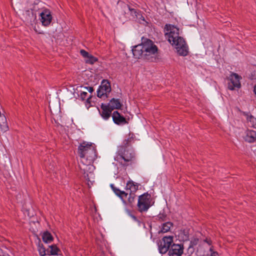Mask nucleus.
<instances>
[{"label":"nucleus","instance_id":"nucleus-19","mask_svg":"<svg viewBox=\"0 0 256 256\" xmlns=\"http://www.w3.org/2000/svg\"><path fill=\"white\" fill-rule=\"evenodd\" d=\"M244 114L246 116L248 126L250 127H254L256 125V118L248 113H244Z\"/></svg>","mask_w":256,"mask_h":256},{"label":"nucleus","instance_id":"nucleus-12","mask_svg":"<svg viewBox=\"0 0 256 256\" xmlns=\"http://www.w3.org/2000/svg\"><path fill=\"white\" fill-rule=\"evenodd\" d=\"M132 52L133 54L134 57L135 58L144 59V53L142 42L140 44L134 46L132 49Z\"/></svg>","mask_w":256,"mask_h":256},{"label":"nucleus","instance_id":"nucleus-3","mask_svg":"<svg viewBox=\"0 0 256 256\" xmlns=\"http://www.w3.org/2000/svg\"><path fill=\"white\" fill-rule=\"evenodd\" d=\"M142 40L144 49V60L150 62H155L158 57V46L150 39L142 38Z\"/></svg>","mask_w":256,"mask_h":256},{"label":"nucleus","instance_id":"nucleus-24","mask_svg":"<svg viewBox=\"0 0 256 256\" xmlns=\"http://www.w3.org/2000/svg\"><path fill=\"white\" fill-rule=\"evenodd\" d=\"M134 198L135 195L134 194H132L131 192L129 194L128 198V201H126L127 204H130V206H132V204L134 202Z\"/></svg>","mask_w":256,"mask_h":256},{"label":"nucleus","instance_id":"nucleus-21","mask_svg":"<svg viewBox=\"0 0 256 256\" xmlns=\"http://www.w3.org/2000/svg\"><path fill=\"white\" fill-rule=\"evenodd\" d=\"M43 241L46 243H50L53 240V237L48 232H44L42 236Z\"/></svg>","mask_w":256,"mask_h":256},{"label":"nucleus","instance_id":"nucleus-36","mask_svg":"<svg viewBox=\"0 0 256 256\" xmlns=\"http://www.w3.org/2000/svg\"><path fill=\"white\" fill-rule=\"evenodd\" d=\"M28 212V209H26V212H24L25 213V212Z\"/></svg>","mask_w":256,"mask_h":256},{"label":"nucleus","instance_id":"nucleus-16","mask_svg":"<svg viewBox=\"0 0 256 256\" xmlns=\"http://www.w3.org/2000/svg\"><path fill=\"white\" fill-rule=\"evenodd\" d=\"M246 142L252 143L256 140V132L253 130H248L246 132V136H244Z\"/></svg>","mask_w":256,"mask_h":256},{"label":"nucleus","instance_id":"nucleus-6","mask_svg":"<svg viewBox=\"0 0 256 256\" xmlns=\"http://www.w3.org/2000/svg\"><path fill=\"white\" fill-rule=\"evenodd\" d=\"M154 203V199L151 194L146 192L138 197V206L139 208L141 206H142V208H150Z\"/></svg>","mask_w":256,"mask_h":256},{"label":"nucleus","instance_id":"nucleus-11","mask_svg":"<svg viewBox=\"0 0 256 256\" xmlns=\"http://www.w3.org/2000/svg\"><path fill=\"white\" fill-rule=\"evenodd\" d=\"M183 246L178 244H174L168 252L169 256H181L183 254Z\"/></svg>","mask_w":256,"mask_h":256},{"label":"nucleus","instance_id":"nucleus-23","mask_svg":"<svg viewBox=\"0 0 256 256\" xmlns=\"http://www.w3.org/2000/svg\"><path fill=\"white\" fill-rule=\"evenodd\" d=\"M126 189L130 190L132 192L136 191L137 190V188L133 182H128L126 184Z\"/></svg>","mask_w":256,"mask_h":256},{"label":"nucleus","instance_id":"nucleus-35","mask_svg":"<svg viewBox=\"0 0 256 256\" xmlns=\"http://www.w3.org/2000/svg\"><path fill=\"white\" fill-rule=\"evenodd\" d=\"M254 94L256 95V84L254 86Z\"/></svg>","mask_w":256,"mask_h":256},{"label":"nucleus","instance_id":"nucleus-15","mask_svg":"<svg viewBox=\"0 0 256 256\" xmlns=\"http://www.w3.org/2000/svg\"><path fill=\"white\" fill-rule=\"evenodd\" d=\"M101 108L102 111L99 112L102 117L106 120L108 119L110 116L112 110H110V108L108 104H101Z\"/></svg>","mask_w":256,"mask_h":256},{"label":"nucleus","instance_id":"nucleus-2","mask_svg":"<svg viewBox=\"0 0 256 256\" xmlns=\"http://www.w3.org/2000/svg\"><path fill=\"white\" fill-rule=\"evenodd\" d=\"M130 140H124L122 144L118 147L114 160L122 166H127L132 164L135 160V153L130 146Z\"/></svg>","mask_w":256,"mask_h":256},{"label":"nucleus","instance_id":"nucleus-1","mask_svg":"<svg viewBox=\"0 0 256 256\" xmlns=\"http://www.w3.org/2000/svg\"><path fill=\"white\" fill-rule=\"evenodd\" d=\"M78 153L80 158V168L86 174L96 158V148L92 143L84 142L78 146Z\"/></svg>","mask_w":256,"mask_h":256},{"label":"nucleus","instance_id":"nucleus-10","mask_svg":"<svg viewBox=\"0 0 256 256\" xmlns=\"http://www.w3.org/2000/svg\"><path fill=\"white\" fill-rule=\"evenodd\" d=\"M40 16L41 17L40 21L42 24L46 26H49L52 20V16L50 10L48 9L44 10L40 13Z\"/></svg>","mask_w":256,"mask_h":256},{"label":"nucleus","instance_id":"nucleus-7","mask_svg":"<svg viewBox=\"0 0 256 256\" xmlns=\"http://www.w3.org/2000/svg\"><path fill=\"white\" fill-rule=\"evenodd\" d=\"M173 242V236H164L158 244L159 252L162 254H166Z\"/></svg>","mask_w":256,"mask_h":256},{"label":"nucleus","instance_id":"nucleus-4","mask_svg":"<svg viewBox=\"0 0 256 256\" xmlns=\"http://www.w3.org/2000/svg\"><path fill=\"white\" fill-rule=\"evenodd\" d=\"M170 44L174 47L178 55L184 56L188 54V46L182 37L176 38L174 42H172Z\"/></svg>","mask_w":256,"mask_h":256},{"label":"nucleus","instance_id":"nucleus-13","mask_svg":"<svg viewBox=\"0 0 256 256\" xmlns=\"http://www.w3.org/2000/svg\"><path fill=\"white\" fill-rule=\"evenodd\" d=\"M114 122L118 125H124L128 123L126 119L118 111H114L112 115Z\"/></svg>","mask_w":256,"mask_h":256},{"label":"nucleus","instance_id":"nucleus-31","mask_svg":"<svg viewBox=\"0 0 256 256\" xmlns=\"http://www.w3.org/2000/svg\"><path fill=\"white\" fill-rule=\"evenodd\" d=\"M84 88L86 89L90 93H92L94 91L93 88L91 86L84 87Z\"/></svg>","mask_w":256,"mask_h":256},{"label":"nucleus","instance_id":"nucleus-30","mask_svg":"<svg viewBox=\"0 0 256 256\" xmlns=\"http://www.w3.org/2000/svg\"><path fill=\"white\" fill-rule=\"evenodd\" d=\"M166 217V215L165 214H160L158 216V218H160V219H162V220H164V218Z\"/></svg>","mask_w":256,"mask_h":256},{"label":"nucleus","instance_id":"nucleus-26","mask_svg":"<svg viewBox=\"0 0 256 256\" xmlns=\"http://www.w3.org/2000/svg\"><path fill=\"white\" fill-rule=\"evenodd\" d=\"M38 252L40 256H44L46 254V250L45 248L43 246H40V245H39Z\"/></svg>","mask_w":256,"mask_h":256},{"label":"nucleus","instance_id":"nucleus-33","mask_svg":"<svg viewBox=\"0 0 256 256\" xmlns=\"http://www.w3.org/2000/svg\"><path fill=\"white\" fill-rule=\"evenodd\" d=\"M218 254L216 252H213L211 254V256H218Z\"/></svg>","mask_w":256,"mask_h":256},{"label":"nucleus","instance_id":"nucleus-27","mask_svg":"<svg viewBox=\"0 0 256 256\" xmlns=\"http://www.w3.org/2000/svg\"><path fill=\"white\" fill-rule=\"evenodd\" d=\"M80 98L84 100L86 99V98L88 96V93L86 92L81 91L80 94H79Z\"/></svg>","mask_w":256,"mask_h":256},{"label":"nucleus","instance_id":"nucleus-9","mask_svg":"<svg viewBox=\"0 0 256 256\" xmlns=\"http://www.w3.org/2000/svg\"><path fill=\"white\" fill-rule=\"evenodd\" d=\"M240 78L241 77L237 74L232 73L230 76V82L228 84V88L233 90L236 88H240L241 86L240 81Z\"/></svg>","mask_w":256,"mask_h":256},{"label":"nucleus","instance_id":"nucleus-18","mask_svg":"<svg viewBox=\"0 0 256 256\" xmlns=\"http://www.w3.org/2000/svg\"><path fill=\"white\" fill-rule=\"evenodd\" d=\"M110 108V110H113L114 109H120L122 106V104L120 100L112 98L108 104Z\"/></svg>","mask_w":256,"mask_h":256},{"label":"nucleus","instance_id":"nucleus-5","mask_svg":"<svg viewBox=\"0 0 256 256\" xmlns=\"http://www.w3.org/2000/svg\"><path fill=\"white\" fill-rule=\"evenodd\" d=\"M164 32L166 38L169 42H174V40L180 36V30L178 28L171 24H166L164 26Z\"/></svg>","mask_w":256,"mask_h":256},{"label":"nucleus","instance_id":"nucleus-8","mask_svg":"<svg viewBox=\"0 0 256 256\" xmlns=\"http://www.w3.org/2000/svg\"><path fill=\"white\" fill-rule=\"evenodd\" d=\"M111 92L110 84L108 80H103L101 85L97 90V96L102 98L103 96L108 97V94Z\"/></svg>","mask_w":256,"mask_h":256},{"label":"nucleus","instance_id":"nucleus-20","mask_svg":"<svg viewBox=\"0 0 256 256\" xmlns=\"http://www.w3.org/2000/svg\"><path fill=\"white\" fill-rule=\"evenodd\" d=\"M173 224L171 222H166L164 223L161 226L160 231V232L165 233L168 232L172 226Z\"/></svg>","mask_w":256,"mask_h":256},{"label":"nucleus","instance_id":"nucleus-14","mask_svg":"<svg viewBox=\"0 0 256 256\" xmlns=\"http://www.w3.org/2000/svg\"><path fill=\"white\" fill-rule=\"evenodd\" d=\"M80 54L85 58V62L86 64H92L98 61V58L84 50H80Z\"/></svg>","mask_w":256,"mask_h":256},{"label":"nucleus","instance_id":"nucleus-29","mask_svg":"<svg viewBox=\"0 0 256 256\" xmlns=\"http://www.w3.org/2000/svg\"><path fill=\"white\" fill-rule=\"evenodd\" d=\"M92 98V96H90L87 98L86 102V106L88 108L90 106V98Z\"/></svg>","mask_w":256,"mask_h":256},{"label":"nucleus","instance_id":"nucleus-22","mask_svg":"<svg viewBox=\"0 0 256 256\" xmlns=\"http://www.w3.org/2000/svg\"><path fill=\"white\" fill-rule=\"evenodd\" d=\"M50 250L48 252H50V255L56 256L58 254V252L60 250L55 244H52L50 246Z\"/></svg>","mask_w":256,"mask_h":256},{"label":"nucleus","instance_id":"nucleus-17","mask_svg":"<svg viewBox=\"0 0 256 256\" xmlns=\"http://www.w3.org/2000/svg\"><path fill=\"white\" fill-rule=\"evenodd\" d=\"M128 10L130 12V14L134 17V18H136L139 22L144 21V18L142 16L141 12L137 10L134 8H131L128 5H126Z\"/></svg>","mask_w":256,"mask_h":256},{"label":"nucleus","instance_id":"nucleus-28","mask_svg":"<svg viewBox=\"0 0 256 256\" xmlns=\"http://www.w3.org/2000/svg\"><path fill=\"white\" fill-rule=\"evenodd\" d=\"M111 187L112 188L114 192V193L119 196V195L120 194L121 192H122V190H120L115 188L113 184H111Z\"/></svg>","mask_w":256,"mask_h":256},{"label":"nucleus","instance_id":"nucleus-34","mask_svg":"<svg viewBox=\"0 0 256 256\" xmlns=\"http://www.w3.org/2000/svg\"><path fill=\"white\" fill-rule=\"evenodd\" d=\"M148 209H145V208H144V209H139L140 210V212H142L144 211H146Z\"/></svg>","mask_w":256,"mask_h":256},{"label":"nucleus","instance_id":"nucleus-25","mask_svg":"<svg viewBox=\"0 0 256 256\" xmlns=\"http://www.w3.org/2000/svg\"><path fill=\"white\" fill-rule=\"evenodd\" d=\"M128 194L124 191H122L120 194L119 195V197L122 200L124 204H127L126 200L128 198Z\"/></svg>","mask_w":256,"mask_h":256},{"label":"nucleus","instance_id":"nucleus-32","mask_svg":"<svg viewBox=\"0 0 256 256\" xmlns=\"http://www.w3.org/2000/svg\"><path fill=\"white\" fill-rule=\"evenodd\" d=\"M129 215L135 220V221H136L137 220V218H136V216L134 215H132L130 214H129Z\"/></svg>","mask_w":256,"mask_h":256}]
</instances>
